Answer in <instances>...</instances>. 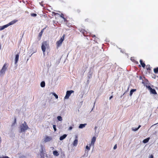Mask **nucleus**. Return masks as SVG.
Masks as SVG:
<instances>
[{"mask_svg": "<svg viewBox=\"0 0 158 158\" xmlns=\"http://www.w3.org/2000/svg\"><path fill=\"white\" fill-rule=\"evenodd\" d=\"M41 49L44 56L45 55V52L49 49V46L48 43L47 41H44L42 44Z\"/></svg>", "mask_w": 158, "mask_h": 158, "instance_id": "nucleus-1", "label": "nucleus"}, {"mask_svg": "<svg viewBox=\"0 0 158 158\" xmlns=\"http://www.w3.org/2000/svg\"><path fill=\"white\" fill-rule=\"evenodd\" d=\"M8 67L7 64L5 63L0 71V76L2 77L5 74L6 72Z\"/></svg>", "mask_w": 158, "mask_h": 158, "instance_id": "nucleus-2", "label": "nucleus"}, {"mask_svg": "<svg viewBox=\"0 0 158 158\" xmlns=\"http://www.w3.org/2000/svg\"><path fill=\"white\" fill-rule=\"evenodd\" d=\"M20 132H21L25 131L28 128L27 125L25 122L20 126Z\"/></svg>", "mask_w": 158, "mask_h": 158, "instance_id": "nucleus-3", "label": "nucleus"}, {"mask_svg": "<svg viewBox=\"0 0 158 158\" xmlns=\"http://www.w3.org/2000/svg\"><path fill=\"white\" fill-rule=\"evenodd\" d=\"M64 35L60 38V40L56 42L57 46L58 47L60 46L61 44L63 41L64 40Z\"/></svg>", "mask_w": 158, "mask_h": 158, "instance_id": "nucleus-4", "label": "nucleus"}, {"mask_svg": "<svg viewBox=\"0 0 158 158\" xmlns=\"http://www.w3.org/2000/svg\"><path fill=\"white\" fill-rule=\"evenodd\" d=\"M74 91L73 90L67 91L66 92V95L64 98V99H68L71 94Z\"/></svg>", "mask_w": 158, "mask_h": 158, "instance_id": "nucleus-5", "label": "nucleus"}, {"mask_svg": "<svg viewBox=\"0 0 158 158\" xmlns=\"http://www.w3.org/2000/svg\"><path fill=\"white\" fill-rule=\"evenodd\" d=\"M146 87L150 91V93L152 94H156V90L154 89H153L151 88L149 85H146Z\"/></svg>", "mask_w": 158, "mask_h": 158, "instance_id": "nucleus-6", "label": "nucleus"}, {"mask_svg": "<svg viewBox=\"0 0 158 158\" xmlns=\"http://www.w3.org/2000/svg\"><path fill=\"white\" fill-rule=\"evenodd\" d=\"M52 138L51 137L46 136L44 139V142L45 143L48 142L52 139Z\"/></svg>", "mask_w": 158, "mask_h": 158, "instance_id": "nucleus-7", "label": "nucleus"}, {"mask_svg": "<svg viewBox=\"0 0 158 158\" xmlns=\"http://www.w3.org/2000/svg\"><path fill=\"white\" fill-rule=\"evenodd\" d=\"M17 21H18V20H14L11 21L10 23H9L7 24H6V25L7 27H8V26H10V25H13V24H14L15 23L17 22Z\"/></svg>", "mask_w": 158, "mask_h": 158, "instance_id": "nucleus-8", "label": "nucleus"}, {"mask_svg": "<svg viewBox=\"0 0 158 158\" xmlns=\"http://www.w3.org/2000/svg\"><path fill=\"white\" fill-rule=\"evenodd\" d=\"M19 54H17L15 56V64H16L19 60Z\"/></svg>", "mask_w": 158, "mask_h": 158, "instance_id": "nucleus-9", "label": "nucleus"}, {"mask_svg": "<svg viewBox=\"0 0 158 158\" xmlns=\"http://www.w3.org/2000/svg\"><path fill=\"white\" fill-rule=\"evenodd\" d=\"M96 140V138L95 137H93L91 142L90 144V146H91L92 145H94V142H95Z\"/></svg>", "mask_w": 158, "mask_h": 158, "instance_id": "nucleus-10", "label": "nucleus"}, {"mask_svg": "<svg viewBox=\"0 0 158 158\" xmlns=\"http://www.w3.org/2000/svg\"><path fill=\"white\" fill-rule=\"evenodd\" d=\"M86 125V124H81L79 126V128L82 129L85 127V126Z\"/></svg>", "mask_w": 158, "mask_h": 158, "instance_id": "nucleus-11", "label": "nucleus"}, {"mask_svg": "<svg viewBox=\"0 0 158 158\" xmlns=\"http://www.w3.org/2000/svg\"><path fill=\"white\" fill-rule=\"evenodd\" d=\"M77 143H78V140L77 139H76L74 140V141L73 143V145L74 146L76 147L77 145Z\"/></svg>", "mask_w": 158, "mask_h": 158, "instance_id": "nucleus-12", "label": "nucleus"}, {"mask_svg": "<svg viewBox=\"0 0 158 158\" xmlns=\"http://www.w3.org/2000/svg\"><path fill=\"white\" fill-rule=\"evenodd\" d=\"M88 152H89V151H88V150H85V154L83 155V157H86V156H88Z\"/></svg>", "mask_w": 158, "mask_h": 158, "instance_id": "nucleus-13", "label": "nucleus"}, {"mask_svg": "<svg viewBox=\"0 0 158 158\" xmlns=\"http://www.w3.org/2000/svg\"><path fill=\"white\" fill-rule=\"evenodd\" d=\"M67 136V135L66 134L64 135L63 136H60V140H62L65 139Z\"/></svg>", "mask_w": 158, "mask_h": 158, "instance_id": "nucleus-14", "label": "nucleus"}, {"mask_svg": "<svg viewBox=\"0 0 158 158\" xmlns=\"http://www.w3.org/2000/svg\"><path fill=\"white\" fill-rule=\"evenodd\" d=\"M7 26L6 25H4L2 26H0V31L4 29L5 28L7 27Z\"/></svg>", "mask_w": 158, "mask_h": 158, "instance_id": "nucleus-15", "label": "nucleus"}, {"mask_svg": "<svg viewBox=\"0 0 158 158\" xmlns=\"http://www.w3.org/2000/svg\"><path fill=\"white\" fill-rule=\"evenodd\" d=\"M140 127L141 125H139L138 127L137 128H132V130L133 131H136L138 130Z\"/></svg>", "mask_w": 158, "mask_h": 158, "instance_id": "nucleus-16", "label": "nucleus"}, {"mask_svg": "<svg viewBox=\"0 0 158 158\" xmlns=\"http://www.w3.org/2000/svg\"><path fill=\"white\" fill-rule=\"evenodd\" d=\"M140 63L142 65V66L143 68H144L145 66V64L144 63H143V61L142 60H140Z\"/></svg>", "mask_w": 158, "mask_h": 158, "instance_id": "nucleus-17", "label": "nucleus"}, {"mask_svg": "<svg viewBox=\"0 0 158 158\" xmlns=\"http://www.w3.org/2000/svg\"><path fill=\"white\" fill-rule=\"evenodd\" d=\"M53 153L54 156H58L59 155L58 152L56 151H54L53 152Z\"/></svg>", "mask_w": 158, "mask_h": 158, "instance_id": "nucleus-18", "label": "nucleus"}, {"mask_svg": "<svg viewBox=\"0 0 158 158\" xmlns=\"http://www.w3.org/2000/svg\"><path fill=\"white\" fill-rule=\"evenodd\" d=\"M149 139V138H148L145 139H144V140H143V142L145 143H146L148 141Z\"/></svg>", "mask_w": 158, "mask_h": 158, "instance_id": "nucleus-19", "label": "nucleus"}, {"mask_svg": "<svg viewBox=\"0 0 158 158\" xmlns=\"http://www.w3.org/2000/svg\"><path fill=\"white\" fill-rule=\"evenodd\" d=\"M136 91V89H131V91H130V96H131L132 95V94H133V93L135 91Z\"/></svg>", "mask_w": 158, "mask_h": 158, "instance_id": "nucleus-20", "label": "nucleus"}, {"mask_svg": "<svg viewBox=\"0 0 158 158\" xmlns=\"http://www.w3.org/2000/svg\"><path fill=\"white\" fill-rule=\"evenodd\" d=\"M41 86L42 87H44L45 86V83L44 81H42L40 84Z\"/></svg>", "mask_w": 158, "mask_h": 158, "instance_id": "nucleus-21", "label": "nucleus"}, {"mask_svg": "<svg viewBox=\"0 0 158 158\" xmlns=\"http://www.w3.org/2000/svg\"><path fill=\"white\" fill-rule=\"evenodd\" d=\"M57 119L59 121H61L63 119L61 116H58L57 117Z\"/></svg>", "mask_w": 158, "mask_h": 158, "instance_id": "nucleus-22", "label": "nucleus"}, {"mask_svg": "<svg viewBox=\"0 0 158 158\" xmlns=\"http://www.w3.org/2000/svg\"><path fill=\"white\" fill-rule=\"evenodd\" d=\"M51 94H52L55 97V98H56V99H57L58 98V95L56 94L55 93H50Z\"/></svg>", "mask_w": 158, "mask_h": 158, "instance_id": "nucleus-23", "label": "nucleus"}, {"mask_svg": "<svg viewBox=\"0 0 158 158\" xmlns=\"http://www.w3.org/2000/svg\"><path fill=\"white\" fill-rule=\"evenodd\" d=\"M154 72L155 73H157L158 72V68H155L154 69Z\"/></svg>", "mask_w": 158, "mask_h": 158, "instance_id": "nucleus-24", "label": "nucleus"}, {"mask_svg": "<svg viewBox=\"0 0 158 158\" xmlns=\"http://www.w3.org/2000/svg\"><path fill=\"white\" fill-rule=\"evenodd\" d=\"M90 148L88 146H86L85 150H86L89 151L90 150Z\"/></svg>", "mask_w": 158, "mask_h": 158, "instance_id": "nucleus-25", "label": "nucleus"}, {"mask_svg": "<svg viewBox=\"0 0 158 158\" xmlns=\"http://www.w3.org/2000/svg\"><path fill=\"white\" fill-rule=\"evenodd\" d=\"M44 30V29H43L41 31L39 35L41 36L42 34V33L43 32V31Z\"/></svg>", "mask_w": 158, "mask_h": 158, "instance_id": "nucleus-26", "label": "nucleus"}, {"mask_svg": "<svg viewBox=\"0 0 158 158\" xmlns=\"http://www.w3.org/2000/svg\"><path fill=\"white\" fill-rule=\"evenodd\" d=\"M73 128V126H70L68 128V130L69 131H71L72 129Z\"/></svg>", "mask_w": 158, "mask_h": 158, "instance_id": "nucleus-27", "label": "nucleus"}, {"mask_svg": "<svg viewBox=\"0 0 158 158\" xmlns=\"http://www.w3.org/2000/svg\"><path fill=\"white\" fill-rule=\"evenodd\" d=\"M32 16L35 17L37 15L35 14L32 13L31 15Z\"/></svg>", "mask_w": 158, "mask_h": 158, "instance_id": "nucleus-28", "label": "nucleus"}, {"mask_svg": "<svg viewBox=\"0 0 158 158\" xmlns=\"http://www.w3.org/2000/svg\"><path fill=\"white\" fill-rule=\"evenodd\" d=\"M53 127L55 131H56V126L55 125H53Z\"/></svg>", "mask_w": 158, "mask_h": 158, "instance_id": "nucleus-29", "label": "nucleus"}, {"mask_svg": "<svg viewBox=\"0 0 158 158\" xmlns=\"http://www.w3.org/2000/svg\"><path fill=\"white\" fill-rule=\"evenodd\" d=\"M0 158H9L8 156H0Z\"/></svg>", "mask_w": 158, "mask_h": 158, "instance_id": "nucleus-30", "label": "nucleus"}, {"mask_svg": "<svg viewBox=\"0 0 158 158\" xmlns=\"http://www.w3.org/2000/svg\"><path fill=\"white\" fill-rule=\"evenodd\" d=\"M84 94H81V95H80L79 96L81 98H82Z\"/></svg>", "mask_w": 158, "mask_h": 158, "instance_id": "nucleus-31", "label": "nucleus"}, {"mask_svg": "<svg viewBox=\"0 0 158 158\" xmlns=\"http://www.w3.org/2000/svg\"><path fill=\"white\" fill-rule=\"evenodd\" d=\"M117 148V144H115L113 148V149L115 150V149H116Z\"/></svg>", "mask_w": 158, "mask_h": 158, "instance_id": "nucleus-32", "label": "nucleus"}, {"mask_svg": "<svg viewBox=\"0 0 158 158\" xmlns=\"http://www.w3.org/2000/svg\"><path fill=\"white\" fill-rule=\"evenodd\" d=\"M19 158H26V157L23 156H20Z\"/></svg>", "mask_w": 158, "mask_h": 158, "instance_id": "nucleus-33", "label": "nucleus"}, {"mask_svg": "<svg viewBox=\"0 0 158 158\" xmlns=\"http://www.w3.org/2000/svg\"><path fill=\"white\" fill-rule=\"evenodd\" d=\"M153 156L152 155H151L149 156V158H153Z\"/></svg>", "mask_w": 158, "mask_h": 158, "instance_id": "nucleus-34", "label": "nucleus"}, {"mask_svg": "<svg viewBox=\"0 0 158 158\" xmlns=\"http://www.w3.org/2000/svg\"><path fill=\"white\" fill-rule=\"evenodd\" d=\"M63 15V14H61V15H60V16L62 18H63L64 19H65L63 17V16H62Z\"/></svg>", "mask_w": 158, "mask_h": 158, "instance_id": "nucleus-35", "label": "nucleus"}, {"mask_svg": "<svg viewBox=\"0 0 158 158\" xmlns=\"http://www.w3.org/2000/svg\"><path fill=\"white\" fill-rule=\"evenodd\" d=\"M15 125V123H14L12 125V126H14V125Z\"/></svg>", "mask_w": 158, "mask_h": 158, "instance_id": "nucleus-36", "label": "nucleus"}, {"mask_svg": "<svg viewBox=\"0 0 158 158\" xmlns=\"http://www.w3.org/2000/svg\"><path fill=\"white\" fill-rule=\"evenodd\" d=\"M113 98V96H110V98L109 99L110 100L112 98Z\"/></svg>", "mask_w": 158, "mask_h": 158, "instance_id": "nucleus-37", "label": "nucleus"}, {"mask_svg": "<svg viewBox=\"0 0 158 158\" xmlns=\"http://www.w3.org/2000/svg\"><path fill=\"white\" fill-rule=\"evenodd\" d=\"M156 124H154V125H152V126H153V125H156Z\"/></svg>", "mask_w": 158, "mask_h": 158, "instance_id": "nucleus-38", "label": "nucleus"}, {"mask_svg": "<svg viewBox=\"0 0 158 158\" xmlns=\"http://www.w3.org/2000/svg\"><path fill=\"white\" fill-rule=\"evenodd\" d=\"M124 94H125V93H124L123 94V95H124Z\"/></svg>", "mask_w": 158, "mask_h": 158, "instance_id": "nucleus-39", "label": "nucleus"}]
</instances>
